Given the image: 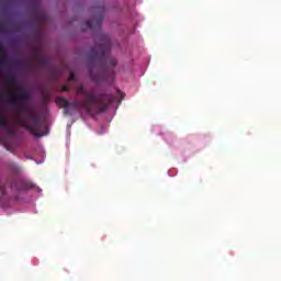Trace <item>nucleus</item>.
<instances>
[{
  "label": "nucleus",
  "mask_w": 281,
  "mask_h": 281,
  "mask_svg": "<svg viewBox=\"0 0 281 281\" xmlns=\"http://www.w3.org/2000/svg\"><path fill=\"white\" fill-rule=\"evenodd\" d=\"M4 81L9 87H13V91L7 94L5 102L16 112L15 124L29 131L36 139H40L45 135V132L38 133L41 120L27 109L32 94L22 86L16 85V76L12 74H8Z\"/></svg>",
  "instance_id": "obj_1"
},
{
  "label": "nucleus",
  "mask_w": 281,
  "mask_h": 281,
  "mask_svg": "<svg viewBox=\"0 0 281 281\" xmlns=\"http://www.w3.org/2000/svg\"><path fill=\"white\" fill-rule=\"evenodd\" d=\"M4 168L10 176L0 181V199L3 201L8 194H14L15 199H19L18 194H21V192H27V190L32 188V184L23 179L16 178L21 177L22 172L19 164L14 161H7L4 164Z\"/></svg>",
  "instance_id": "obj_2"
},
{
  "label": "nucleus",
  "mask_w": 281,
  "mask_h": 281,
  "mask_svg": "<svg viewBox=\"0 0 281 281\" xmlns=\"http://www.w3.org/2000/svg\"><path fill=\"white\" fill-rule=\"evenodd\" d=\"M111 47V37L104 33H99L95 37L94 47H92L89 53L92 65L115 69V67H117V59H115V57H109Z\"/></svg>",
  "instance_id": "obj_3"
},
{
  "label": "nucleus",
  "mask_w": 281,
  "mask_h": 281,
  "mask_svg": "<svg viewBox=\"0 0 281 281\" xmlns=\"http://www.w3.org/2000/svg\"><path fill=\"white\" fill-rule=\"evenodd\" d=\"M117 100V97L113 94H98L89 93L87 98L82 101L76 99L70 103L69 109H74L75 111H80L83 109L88 115H93V113H104Z\"/></svg>",
  "instance_id": "obj_4"
},
{
  "label": "nucleus",
  "mask_w": 281,
  "mask_h": 281,
  "mask_svg": "<svg viewBox=\"0 0 281 281\" xmlns=\"http://www.w3.org/2000/svg\"><path fill=\"white\" fill-rule=\"evenodd\" d=\"M104 8H99V12L89 21H86L81 26L83 31L87 30H100L102 27V21H104Z\"/></svg>",
  "instance_id": "obj_5"
},
{
  "label": "nucleus",
  "mask_w": 281,
  "mask_h": 281,
  "mask_svg": "<svg viewBox=\"0 0 281 281\" xmlns=\"http://www.w3.org/2000/svg\"><path fill=\"white\" fill-rule=\"evenodd\" d=\"M0 126L7 131L8 135H16V130L10 125L8 117L3 114H0Z\"/></svg>",
  "instance_id": "obj_6"
},
{
  "label": "nucleus",
  "mask_w": 281,
  "mask_h": 281,
  "mask_svg": "<svg viewBox=\"0 0 281 281\" xmlns=\"http://www.w3.org/2000/svg\"><path fill=\"white\" fill-rule=\"evenodd\" d=\"M55 102L58 106H61V109H69V106H71V102L65 97H57Z\"/></svg>",
  "instance_id": "obj_7"
},
{
  "label": "nucleus",
  "mask_w": 281,
  "mask_h": 281,
  "mask_svg": "<svg viewBox=\"0 0 281 281\" xmlns=\"http://www.w3.org/2000/svg\"><path fill=\"white\" fill-rule=\"evenodd\" d=\"M34 19H35L36 23H38L40 25H43V23H45V21H47V16L45 14L38 13V12L35 13Z\"/></svg>",
  "instance_id": "obj_8"
},
{
  "label": "nucleus",
  "mask_w": 281,
  "mask_h": 281,
  "mask_svg": "<svg viewBox=\"0 0 281 281\" xmlns=\"http://www.w3.org/2000/svg\"><path fill=\"white\" fill-rule=\"evenodd\" d=\"M76 91H77L78 95L81 94V95H85V98H87V95H89V93H92V92H87L85 90V86H82V85L77 86Z\"/></svg>",
  "instance_id": "obj_9"
},
{
  "label": "nucleus",
  "mask_w": 281,
  "mask_h": 281,
  "mask_svg": "<svg viewBox=\"0 0 281 281\" xmlns=\"http://www.w3.org/2000/svg\"><path fill=\"white\" fill-rule=\"evenodd\" d=\"M89 72H90V78L92 79V80H94V81H98V80H100V78L98 77V76H95V75H93V68H89Z\"/></svg>",
  "instance_id": "obj_10"
},
{
  "label": "nucleus",
  "mask_w": 281,
  "mask_h": 281,
  "mask_svg": "<svg viewBox=\"0 0 281 281\" xmlns=\"http://www.w3.org/2000/svg\"><path fill=\"white\" fill-rule=\"evenodd\" d=\"M75 80H76V74H74V71H70L68 82H75Z\"/></svg>",
  "instance_id": "obj_11"
},
{
  "label": "nucleus",
  "mask_w": 281,
  "mask_h": 281,
  "mask_svg": "<svg viewBox=\"0 0 281 281\" xmlns=\"http://www.w3.org/2000/svg\"><path fill=\"white\" fill-rule=\"evenodd\" d=\"M69 89H70L69 85H65V86L61 87L63 92H67V91H69Z\"/></svg>",
  "instance_id": "obj_12"
},
{
  "label": "nucleus",
  "mask_w": 281,
  "mask_h": 281,
  "mask_svg": "<svg viewBox=\"0 0 281 281\" xmlns=\"http://www.w3.org/2000/svg\"><path fill=\"white\" fill-rule=\"evenodd\" d=\"M64 115H69V108H64Z\"/></svg>",
  "instance_id": "obj_13"
},
{
  "label": "nucleus",
  "mask_w": 281,
  "mask_h": 281,
  "mask_svg": "<svg viewBox=\"0 0 281 281\" xmlns=\"http://www.w3.org/2000/svg\"><path fill=\"white\" fill-rule=\"evenodd\" d=\"M117 94H119L121 98H124V93H122V90H117Z\"/></svg>",
  "instance_id": "obj_14"
},
{
  "label": "nucleus",
  "mask_w": 281,
  "mask_h": 281,
  "mask_svg": "<svg viewBox=\"0 0 281 281\" xmlns=\"http://www.w3.org/2000/svg\"><path fill=\"white\" fill-rule=\"evenodd\" d=\"M42 63H43V65H45L47 63V60L46 59H42Z\"/></svg>",
  "instance_id": "obj_15"
}]
</instances>
